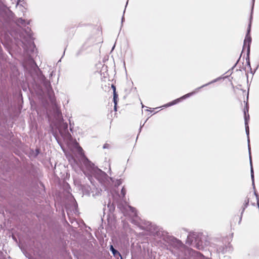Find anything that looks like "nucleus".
Wrapping results in <instances>:
<instances>
[{
  "mask_svg": "<svg viewBox=\"0 0 259 259\" xmlns=\"http://www.w3.org/2000/svg\"><path fill=\"white\" fill-rule=\"evenodd\" d=\"M57 114H58V116H59V118H60V119L62 118L61 113L59 110L57 111Z\"/></svg>",
  "mask_w": 259,
  "mask_h": 259,
  "instance_id": "nucleus-10",
  "label": "nucleus"
},
{
  "mask_svg": "<svg viewBox=\"0 0 259 259\" xmlns=\"http://www.w3.org/2000/svg\"><path fill=\"white\" fill-rule=\"evenodd\" d=\"M192 94H193V93L188 94H187V95H185V96H183L182 97H183V98H185V97H189L190 96L192 95Z\"/></svg>",
  "mask_w": 259,
  "mask_h": 259,
  "instance_id": "nucleus-11",
  "label": "nucleus"
},
{
  "mask_svg": "<svg viewBox=\"0 0 259 259\" xmlns=\"http://www.w3.org/2000/svg\"><path fill=\"white\" fill-rule=\"evenodd\" d=\"M112 88H113V92H114V97H116L117 95H116V93H115V86L114 85H112Z\"/></svg>",
  "mask_w": 259,
  "mask_h": 259,
  "instance_id": "nucleus-9",
  "label": "nucleus"
},
{
  "mask_svg": "<svg viewBox=\"0 0 259 259\" xmlns=\"http://www.w3.org/2000/svg\"><path fill=\"white\" fill-rule=\"evenodd\" d=\"M249 27H250V26H249ZM250 30V28L249 27L248 31H247V34H246V36L245 38L244 41V47L247 46L248 50H249L250 44L251 40V37L249 34Z\"/></svg>",
  "mask_w": 259,
  "mask_h": 259,
  "instance_id": "nucleus-1",
  "label": "nucleus"
},
{
  "mask_svg": "<svg viewBox=\"0 0 259 259\" xmlns=\"http://www.w3.org/2000/svg\"><path fill=\"white\" fill-rule=\"evenodd\" d=\"M117 99H118V98H113V102L114 103V108L115 111H116Z\"/></svg>",
  "mask_w": 259,
  "mask_h": 259,
  "instance_id": "nucleus-5",
  "label": "nucleus"
},
{
  "mask_svg": "<svg viewBox=\"0 0 259 259\" xmlns=\"http://www.w3.org/2000/svg\"><path fill=\"white\" fill-rule=\"evenodd\" d=\"M245 125H246V131L247 133V134H248L249 133V127L247 125V124H245Z\"/></svg>",
  "mask_w": 259,
  "mask_h": 259,
  "instance_id": "nucleus-12",
  "label": "nucleus"
},
{
  "mask_svg": "<svg viewBox=\"0 0 259 259\" xmlns=\"http://www.w3.org/2000/svg\"><path fill=\"white\" fill-rule=\"evenodd\" d=\"M110 249L114 254V255H116L117 254H119V253L118 251H117L116 250H115L112 245L111 246Z\"/></svg>",
  "mask_w": 259,
  "mask_h": 259,
  "instance_id": "nucleus-4",
  "label": "nucleus"
},
{
  "mask_svg": "<svg viewBox=\"0 0 259 259\" xmlns=\"http://www.w3.org/2000/svg\"><path fill=\"white\" fill-rule=\"evenodd\" d=\"M121 193L123 197L125 196L126 194V190L124 188H122V189H121Z\"/></svg>",
  "mask_w": 259,
  "mask_h": 259,
  "instance_id": "nucleus-6",
  "label": "nucleus"
},
{
  "mask_svg": "<svg viewBox=\"0 0 259 259\" xmlns=\"http://www.w3.org/2000/svg\"><path fill=\"white\" fill-rule=\"evenodd\" d=\"M17 3H18L19 2H20L21 0H17Z\"/></svg>",
  "mask_w": 259,
  "mask_h": 259,
  "instance_id": "nucleus-15",
  "label": "nucleus"
},
{
  "mask_svg": "<svg viewBox=\"0 0 259 259\" xmlns=\"http://www.w3.org/2000/svg\"><path fill=\"white\" fill-rule=\"evenodd\" d=\"M251 177H252V179H253L254 175H253V171L252 168H251Z\"/></svg>",
  "mask_w": 259,
  "mask_h": 259,
  "instance_id": "nucleus-13",
  "label": "nucleus"
},
{
  "mask_svg": "<svg viewBox=\"0 0 259 259\" xmlns=\"http://www.w3.org/2000/svg\"><path fill=\"white\" fill-rule=\"evenodd\" d=\"M180 99L181 98H178L177 99L174 100L172 102H170V103L165 105L164 106L165 107H168V106H170L174 104H175L178 103L180 101Z\"/></svg>",
  "mask_w": 259,
  "mask_h": 259,
  "instance_id": "nucleus-3",
  "label": "nucleus"
},
{
  "mask_svg": "<svg viewBox=\"0 0 259 259\" xmlns=\"http://www.w3.org/2000/svg\"><path fill=\"white\" fill-rule=\"evenodd\" d=\"M246 94L247 95V97H248V92L246 93Z\"/></svg>",
  "mask_w": 259,
  "mask_h": 259,
  "instance_id": "nucleus-14",
  "label": "nucleus"
},
{
  "mask_svg": "<svg viewBox=\"0 0 259 259\" xmlns=\"http://www.w3.org/2000/svg\"><path fill=\"white\" fill-rule=\"evenodd\" d=\"M24 22H25V20H23V19H21V18H20V19L18 20V22H17V23H18V24H24Z\"/></svg>",
  "mask_w": 259,
  "mask_h": 259,
  "instance_id": "nucleus-8",
  "label": "nucleus"
},
{
  "mask_svg": "<svg viewBox=\"0 0 259 259\" xmlns=\"http://www.w3.org/2000/svg\"><path fill=\"white\" fill-rule=\"evenodd\" d=\"M248 98H247L246 101H244V102L246 103L245 108L244 109V119H245L246 124H247V118L248 119L249 118V115L248 114L249 106H248Z\"/></svg>",
  "mask_w": 259,
  "mask_h": 259,
  "instance_id": "nucleus-2",
  "label": "nucleus"
},
{
  "mask_svg": "<svg viewBox=\"0 0 259 259\" xmlns=\"http://www.w3.org/2000/svg\"><path fill=\"white\" fill-rule=\"evenodd\" d=\"M249 203V198H246L244 200V206L246 207Z\"/></svg>",
  "mask_w": 259,
  "mask_h": 259,
  "instance_id": "nucleus-7",
  "label": "nucleus"
}]
</instances>
